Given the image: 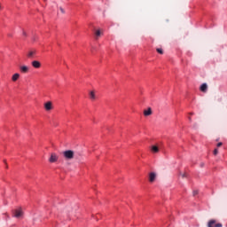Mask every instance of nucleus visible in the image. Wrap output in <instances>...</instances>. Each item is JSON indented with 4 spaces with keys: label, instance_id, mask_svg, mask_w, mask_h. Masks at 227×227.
<instances>
[{
    "label": "nucleus",
    "instance_id": "1",
    "mask_svg": "<svg viewBox=\"0 0 227 227\" xmlns=\"http://www.w3.org/2000/svg\"><path fill=\"white\" fill-rule=\"evenodd\" d=\"M63 157L66 160H72L75 157V152L73 150H67L63 152Z\"/></svg>",
    "mask_w": 227,
    "mask_h": 227
},
{
    "label": "nucleus",
    "instance_id": "2",
    "mask_svg": "<svg viewBox=\"0 0 227 227\" xmlns=\"http://www.w3.org/2000/svg\"><path fill=\"white\" fill-rule=\"evenodd\" d=\"M207 227H223V223H217L215 220H209Z\"/></svg>",
    "mask_w": 227,
    "mask_h": 227
},
{
    "label": "nucleus",
    "instance_id": "3",
    "mask_svg": "<svg viewBox=\"0 0 227 227\" xmlns=\"http://www.w3.org/2000/svg\"><path fill=\"white\" fill-rule=\"evenodd\" d=\"M44 109L45 111H52V101H47L46 103H44Z\"/></svg>",
    "mask_w": 227,
    "mask_h": 227
},
{
    "label": "nucleus",
    "instance_id": "4",
    "mask_svg": "<svg viewBox=\"0 0 227 227\" xmlns=\"http://www.w3.org/2000/svg\"><path fill=\"white\" fill-rule=\"evenodd\" d=\"M13 216L16 217L17 219H20V217H22V210L15 209L13 212Z\"/></svg>",
    "mask_w": 227,
    "mask_h": 227
},
{
    "label": "nucleus",
    "instance_id": "5",
    "mask_svg": "<svg viewBox=\"0 0 227 227\" xmlns=\"http://www.w3.org/2000/svg\"><path fill=\"white\" fill-rule=\"evenodd\" d=\"M35 56H36V51L35 50H30L27 54V57L29 59H33V58H35Z\"/></svg>",
    "mask_w": 227,
    "mask_h": 227
},
{
    "label": "nucleus",
    "instance_id": "6",
    "mask_svg": "<svg viewBox=\"0 0 227 227\" xmlns=\"http://www.w3.org/2000/svg\"><path fill=\"white\" fill-rule=\"evenodd\" d=\"M31 65L34 68H40L42 67V63L38 60L32 61Z\"/></svg>",
    "mask_w": 227,
    "mask_h": 227
},
{
    "label": "nucleus",
    "instance_id": "7",
    "mask_svg": "<svg viewBox=\"0 0 227 227\" xmlns=\"http://www.w3.org/2000/svg\"><path fill=\"white\" fill-rule=\"evenodd\" d=\"M20 70L21 74H27V72H29V67L27 66H21Z\"/></svg>",
    "mask_w": 227,
    "mask_h": 227
},
{
    "label": "nucleus",
    "instance_id": "8",
    "mask_svg": "<svg viewBox=\"0 0 227 227\" xmlns=\"http://www.w3.org/2000/svg\"><path fill=\"white\" fill-rule=\"evenodd\" d=\"M50 162H58V156L56 155V153H51L50 159H49Z\"/></svg>",
    "mask_w": 227,
    "mask_h": 227
},
{
    "label": "nucleus",
    "instance_id": "9",
    "mask_svg": "<svg viewBox=\"0 0 227 227\" xmlns=\"http://www.w3.org/2000/svg\"><path fill=\"white\" fill-rule=\"evenodd\" d=\"M200 91H202V93H207V90H208V85H207V83H203L200 86Z\"/></svg>",
    "mask_w": 227,
    "mask_h": 227
},
{
    "label": "nucleus",
    "instance_id": "10",
    "mask_svg": "<svg viewBox=\"0 0 227 227\" xmlns=\"http://www.w3.org/2000/svg\"><path fill=\"white\" fill-rule=\"evenodd\" d=\"M157 175L154 172L150 173L149 175V182H155Z\"/></svg>",
    "mask_w": 227,
    "mask_h": 227
},
{
    "label": "nucleus",
    "instance_id": "11",
    "mask_svg": "<svg viewBox=\"0 0 227 227\" xmlns=\"http://www.w3.org/2000/svg\"><path fill=\"white\" fill-rule=\"evenodd\" d=\"M20 74L19 73H16V74H14L12 75V81L13 82H15L19 81V78H20Z\"/></svg>",
    "mask_w": 227,
    "mask_h": 227
},
{
    "label": "nucleus",
    "instance_id": "12",
    "mask_svg": "<svg viewBox=\"0 0 227 227\" xmlns=\"http://www.w3.org/2000/svg\"><path fill=\"white\" fill-rule=\"evenodd\" d=\"M152 115V108L149 107L147 110H144V116H150Z\"/></svg>",
    "mask_w": 227,
    "mask_h": 227
},
{
    "label": "nucleus",
    "instance_id": "13",
    "mask_svg": "<svg viewBox=\"0 0 227 227\" xmlns=\"http://www.w3.org/2000/svg\"><path fill=\"white\" fill-rule=\"evenodd\" d=\"M151 152H153V153H158V152H159V147L156 146V145H153V146L151 147Z\"/></svg>",
    "mask_w": 227,
    "mask_h": 227
},
{
    "label": "nucleus",
    "instance_id": "14",
    "mask_svg": "<svg viewBox=\"0 0 227 227\" xmlns=\"http://www.w3.org/2000/svg\"><path fill=\"white\" fill-rule=\"evenodd\" d=\"M90 100H96L97 99V96L95 95V91H90Z\"/></svg>",
    "mask_w": 227,
    "mask_h": 227
},
{
    "label": "nucleus",
    "instance_id": "15",
    "mask_svg": "<svg viewBox=\"0 0 227 227\" xmlns=\"http://www.w3.org/2000/svg\"><path fill=\"white\" fill-rule=\"evenodd\" d=\"M156 51L158 54H164V51L162 50V48H158L156 49Z\"/></svg>",
    "mask_w": 227,
    "mask_h": 227
},
{
    "label": "nucleus",
    "instance_id": "16",
    "mask_svg": "<svg viewBox=\"0 0 227 227\" xmlns=\"http://www.w3.org/2000/svg\"><path fill=\"white\" fill-rule=\"evenodd\" d=\"M95 35L96 36H100L102 35V32H100V30H96Z\"/></svg>",
    "mask_w": 227,
    "mask_h": 227
},
{
    "label": "nucleus",
    "instance_id": "17",
    "mask_svg": "<svg viewBox=\"0 0 227 227\" xmlns=\"http://www.w3.org/2000/svg\"><path fill=\"white\" fill-rule=\"evenodd\" d=\"M217 153H219V150L215 149V150H214V155H217Z\"/></svg>",
    "mask_w": 227,
    "mask_h": 227
},
{
    "label": "nucleus",
    "instance_id": "18",
    "mask_svg": "<svg viewBox=\"0 0 227 227\" xmlns=\"http://www.w3.org/2000/svg\"><path fill=\"white\" fill-rule=\"evenodd\" d=\"M59 10H60L61 13H65V9H63V7H60Z\"/></svg>",
    "mask_w": 227,
    "mask_h": 227
},
{
    "label": "nucleus",
    "instance_id": "19",
    "mask_svg": "<svg viewBox=\"0 0 227 227\" xmlns=\"http://www.w3.org/2000/svg\"><path fill=\"white\" fill-rule=\"evenodd\" d=\"M221 146H223L222 142H220V143L217 144V147H218V148L221 147Z\"/></svg>",
    "mask_w": 227,
    "mask_h": 227
},
{
    "label": "nucleus",
    "instance_id": "20",
    "mask_svg": "<svg viewBox=\"0 0 227 227\" xmlns=\"http://www.w3.org/2000/svg\"><path fill=\"white\" fill-rule=\"evenodd\" d=\"M198 194V190L193 191V196H196Z\"/></svg>",
    "mask_w": 227,
    "mask_h": 227
},
{
    "label": "nucleus",
    "instance_id": "21",
    "mask_svg": "<svg viewBox=\"0 0 227 227\" xmlns=\"http://www.w3.org/2000/svg\"><path fill=\"white\" fill-rule=\"evenodd\" d=\"M181 176H182L183 178H185L186 175H185V174H181Z\"/></svg>",
    "mask_w": 227,
    "mask_h": 227
},
{
    "label": "nucleus",
    "instance_id": "22",
    "mask_svg": "<svg viewBox=\"0 0 227 227\" xmlns=\"http://www.w3.org/2000/svg\"><path fill=\"white\" fill-rule=\"evenodd\" d=\"M23 35H24V36H27V34H26V32H23Z\"/></svg>",
    "mask_w": 227,
    "mask_h": 227
},
{
    "label": "nucleus",
    "instance_id": "23",
    "mask_svg": "<svg viewBox=\"0 0 227 227\" xmlns=\"http://www.w3.org/2000/svg\"><path fill=\"white\" fill-rule=\"evenodd\" d=\"M190 121H192L191 117H189Z\"/></svg>",
    "mask_w": 227,
    "mask_h": 227
},
{
    "label": "nucleus",
    "instance_id": "24",
    "mask_svg": "<svg viewBox=\"0 0 227 227\" xmlns=\"http://www.w3.org/2000/svg\"><path fill=\"white\" fill-rule=\"evenodd\" d=\"M203 166H204V164L202 163V164H201V167H203Z\"/></svg>",
    "mask_w": 227,
    "mask_h": 227
}]
</instances>
